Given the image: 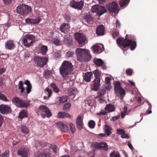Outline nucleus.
I'll use <instances>...</instances> for the list:
<instances>
[{
    "label": "nucleus",
    "instance_id": "obj_15",
    "mask_svg": "<svg viewBox=\"0 0 157 157\" xmlns=\"http://www.w3.org/2000/svg\"><path fill=\"white\" fill-rule=\"evenodd\" d=\"M69 28L70 26L68 24L63 23L60 25L59 29L62 32L66 33L69 31Z\"/></svg>",
    "mask_w": 157,
    "mask_h": 157
},
{
    "label": "nucleus",
    "instance_id": "obj_41",
    "mask_svg": "<svg viewBox=\"0 0 157 157\" xmlns=\"http://www.w3.org/2000/svg\"><path fill=\"white\" fill-rule=\"evenodd\" d=\"M71 106V104L69 103L65 104L63 105V109L65 111H68L69 110Z\"/></svg>",
    "mask_w": 157,
    "mask_h": 157
},
{
    "label": "nucleus",
    "instance_id": "obj_19",
    "mask_svg": "<svg viewBox=\"0 0 157 157\" xmlns=\"http://www.w3.org/2000/svg\"><path fill=\"white\" fill-rule=\"evenodd\" d=\"M105 32V28L102 25L98 26L96 29V33L97 35L101 36L104 34Z\"/></svg>",
    "mask_w": 157,
    "mask_h": 157
},
{
    "label": "nucleus",
    "instance_id": "obj_33",
    "mask_svg": "<svg viewBox=\"0 0 157 157\" xmlns=\"http://www.w3.org/2000/svg\"><path fill=\"white\" fill-rule=\"evenodd\" d=\"M105 131L107 136H109L112 133L111 131L112 129L111 127L106 125H104Z\"/></svg>",
    "mask_w": 157,
    "mask_h": 157
},
{
    "label": "nucleus",
    "instance_id": "obj_28",
    "mask_svg": "<svg viewBox=\"0 0 157 157\" xmlns=\"http://www.w3.org/2000/svg\"><path fill=\"white\" fill-rule=\"evenodd\" d=\"M104 49V47H102V49L98 45H95L93 46V50L94 52L96 53H100Z\"/></svg>",
    "mask_w": 157,
    "mask_h": 157
},
{
    "label": "nucleus",
    "instance_id": "obj_51",
    "mask_svg": "<svg viewBox=\"0 0 157 157\" xmlns=\"http://www.w3.org/2000/svg\"><path fill=\"white\" fill-rule=\"evenodd\" d=\"M69 125L70 126L71 131L72 133H74L75 131V126L71 123H70Z\"/></svg>",
    "mask_w": 157,
    "mask_h": 157
},
{
    "label": "nucleus",
    "instance_id": "obj_40",
    "mask_svg": "<svg viewBox=\"0 0 157 157\" xmlns=\"http://www.w3.org/2000/svg\"><path fill=\"white\" fill-rule=\"evenodd\" d=\"M51 75V72L49 70H46L44 72V77L45 78H48Z\"/></svg>",
    "mask_w": 157,
    "mask_h": 157
},
{
    "label": "nucleus",
    "instance_id": "obj_30",
    "mask_svg": "<svg viewBox=\"0 0 157 157\" xmlns=\"http://www.w3.org/2000/svg\"><path fill=\"white\" fill-rule=\"evenodd\" d=\"M25 83L27 86L26 87V93L27 94H29L31 92L32 88V86L29 80H26Z\"/></svg>",
    "mask_w": 157,
    "mask_h": 157
},
{
    "label": "nucleus",
    "instance_id": "obj_23",
    "mask_svg": "<svg viewBox=\"0 0 157 157\" xmlns=\"http://www.w3.org/2000/svg\"><path fill=\"white\" fill-rule=\"evenodd\" d=\"M6 48L8 49H12L15 47V44L13 40H9L5 44Z\"/></svg>",
    "mask_w": 157,
    "mask_h": 157
},
{
    "label": "nucleus",
    "instance_id": "obj_8",
    "mask_svg": "<svg viewBox=\"0 0 157 157\" xmlns=\"http://www.w3.org/2000/svg\"><path fill=\"white\" fill-rule=\"evenodd\" d=\"M76 40L78 43L79 44L81 45V46L85 45V43L86 39V36L83 33H76L75 34Z\"/></svg>",
    "mask_w": 157,
    "mask_h": 157
},
{
    "label": "nucleus",
    "instance_id": "obj_13",
    "mask_svg": "<svg viewBox=\"0 0 157 157\" xmlns=\"http://www.w3.org/2000/svg\"><path fill=\"white\" fill-rule=\"evenodd\" d=\"M11 108L7 105H0V112L2 114H5L11 112Z\"/></svg>",
    "mask_w": 157,
    "mask_h": 157
},
{
    "label": "nucleus",
    "instance_id": "obj_21",
    "mask_svg": "<svg viewBox=\"0 0 157 157\" xmlns=\"http://www.w3.org/2000/svg\"><path fill=\"white\" fill-rule=\"evenodd\" d=\"M100 78H95L94 81V86L93 89L95 91H97L100 86Z\"/></svg>",
    "mask_w": 157,
    "mask_h": 157
},
{
    "label": "nucleus",
    "instance_id": "obj_46",
    "mask_svg": "<svg viewBox=\"0 0 157 157\" xmlns=\"http://www.w3.org/2000/svg\"><path fill=\"white\" fill-rule=\"evenodd\" d=\"M104 88L106 90H110L112 88V86L111 84H105Z\"/></svg>",
    "mask_w": 157,
    "mask_h": 157
},
{
    "label": "nucleus",
    "instance_id": "obj_26",
    "mask_svg": "<svg viewBox=\"0 0 157 157\" xmlns=\"http://www.w3.org/2000/svg\"><path fill=\"white\" fill-rule=\"evenodd\" d=\"M115 109L114 106L110 104L106 105L105 108V110L109 113L114 111Z\"/></svg>",
    "mask_w": 157,
    "mask_h": 157
},
{
    "label": "nucleus",
    "instance_id": "obj_64",
    "mask_svg": "<svg viewBox=\"0 0 157 157\" xmlns=\"http://www.w3.org/2000/svg\"><path fill=\"white\" fill-rule=\"evenodd\" d=\"M120 117V116H117L113 117L112 118V120L114 121L116 120H117Z\"/></svg>",
    "mask_w": 157,
    "mask_h": 157
},
{
    "label": "nucleus",
    "instance_id": "obj_39",
    "mask_svg": "<svg viewBox=\"0 0 157 157\" xmlns=\"http://www.w3.org/2000/svg\"><path fill=\"white\" fill-rule=\"evenodd\" d=\"M129 0H121L119 3L121 7H123L129 2Z\"/></svg>",
    "mask_w": 157,
    "mask_h": 157
},
{
    "label": "nucleus",
    "instance_id": "obj_2",
    "mask_svg": "<svg viewBox=\"0 0 157 157\" xmlns=\"http://www.w3.org/2000/svg\"><path fill=\"white\" fill-rule=\"evenodd\" d=\"M73 67L71 63L66 60L64 61L59 68L60 74L63 78L68 76L73 70Z\"/></svg>",
    "mask_w": 157,
    "mask_h": 157
},
{
    "label": "nucleus",
    "instance_id": "obj_3",
    "mask_svg": "<svg viewBox=\"0 0 157 157\" xmlns=\"http://www.w3.org/2000/svg\"><path fill=\"white\" fill-rule=\"evenodd\" d=\"M128 36V35H126L125 36V39L122 38H118L117 40V43L120 47H123L124 48L130 46V49L133 50L136 47V43L130 40L127 39Z\"/></svg>",
    "mask_w": 157,
    "mask_h": 157
},
{
    "label": "nucleus",
    "instance_id": "obj_54",
    "mask_svg": "<svg viewBox=\"0 0 157 157\" xmlns=\"http://www.w3.org/2000/svg\"><path fill=\"white\" fill-rule=\"evenodd\" d=\"M111 78L110 77H107L105 78V84H111L110 82Z\"/></svg>",
    "mask_w": 157,
    "mask_h": 157
},
{
    "label": "nucleus",
    "instance_id": "obj_22",
    "mask_svg": "<svg viewBox=\"0 0 157 157\" xmlns=\"http://www.w3.org/2000/svg\"><path fill=\"white\" fill-rule=\"evenodd\" d=\"M72 37L69 35H67L64 36L63 42L67 44L70 45L72 42Z\"/></svg>",
    "mask_w": 157,
    "mask_h": 157
},
{
    "label": "nucleus",
    "instance_id": "obj_43",
    "mask_svg": "<svg viewBox=\"0 0 157 157\" xmlns=\"http://www.w3.org/2000/svg\"><path fill=\"white\" fill-rule=\"evenodd\" d=\"M93 73L94 75L95 78H99L101 75V73L100 71L98 70H96L93 71Z\"/></svg>",
    "mask_w": 157,
    "mask_h": 157
},
{
    "label": "nucleus",
    "instance_id": "obj_7",
    "mask_svg": "<svg viewBox=\"0 0 157 157\" xmlns=\"http://www.w3.org/2000/svg\"><path fill=\"white\" fill-rule=\"evenodd\" d=\"M91 11L93 13H96L97 14L98 16H100L105 13L106 11V10L104 7L96 5L92 7Z\"/></svg>",
    "mask_w": 157,
    "mask_h": 157
},
{
    "label": "nucleus",
    "instance_id": "obj_42",
    "mask_svg": "<svg viewBox=\"0 0 157 157\" xmlns=\"http://www.w3.org/2000/svg\"><path fill=\"white\" fill-rule=\"evenodd\" d=\"M52 155L49 152L40 154L38 157H51Z\"/></svg>",
    "mask_w": 157,
    "mask_h": 157
},
{
    "label": "nucleus",
    "instance_id": "obj_29",
    "mask_svg": "<svg viewBox=\"0 0 157 157\" xmlns=\"http://www.w3.org/2000/svg\"><path fill=\"white\" fill-rule=\"evenodd\" d=\"M92 75L93 74L92 72H87L85 75L84 80L87 82H90Z\"/></svg>",
    "mask_w": 157,
    "mask_h": 157
},
{
    "label": "nucleus",
    "instance_id": "obj_12",
    "mask_svg": "<svg viewBox=\"0 0 157 157\" xmlns=\"http://www.w3.org/2000/svg\"><path fill=\"white\" fill-rule=\"evenodd\" d=\"M118 7L117 3L115 2L110 3L106 6L107 9L110 12L116 13H117L118 12Z\"/></svg>",
    "mask_w": 157,
    "mask_h": 157
},
{
    "label": "nucleus",
    "instance_id": "obj_6",
    "mask_svg": "<svg viewBox=\"0 0 157 157\" xmlns=\"http://www.w3.org/2000/svg\"><path fill=\"white\" fill-rule=\"evenodd\" d=\"M35 39V36L33 35L28 34L23 37L21 40L25 46L29 47L32 45L33 40Z\"/></svg>",
    "mask_w": 157,
    "mask_h": 157
},
{
    "label": "nucleus",
    "instance_id": "obj_14",
    "mask_svg": "<svg viewBox=\"0 0 157 157\" xmlns=\"http://www.w3.org/2000/svg\"><path fill=\"white\" fill-rule=\"evenodd\" d=\"M70 5L71 6L74 8L81 10L83 6L84 3L82 1L79 2L72 1L71 2Z\"/></svg>",
    "mask_w": 157,
    "mask_h": 157
},
{
    "label": "nucleus",
    "instance_id": "obj_11",
    "mask_svg": "<svg viewBox=\"0 0 157 157\" xmlns=\"http://www.w3.org/2000/svg\"><path fill=\"white\" fill-rule=\"evenodd\" d=\"M34 60L39 66L42 67L46 64L48 59L46 57L42 58L37 56L34 58Z\"/></svg>",
    "mask_w": 157,
    "mask_h": 157
},
{
    "label": "nucleus",
    "instance_id": "obj_34",
    "mask_svg": "<svg viewBox=\"0 0 157 157\" xmlns=\"http://www.w3.org/2000/svg\"><path fill=\"white\" fill-rule=\"evenodd\" d=\"M94 62L98 66H101L103 64V61L101 59H94Z\"/></svg>",
    "mask_w": 157,
    "mask_h": 157
},
{
    "label": "nucleus",
    "instance_id": "obj_24",
    "mask_svg": "<svg viewBox=\"0 0 157 157\" xmlns=\"http://www.w3.org/2000/svg\"><path fill=\"white\" fill-rule=\"evenodd\" d=\"M77 126L78 128L81 130L82 128V120L81 116V115H79L76 119Z\"/></svg>",
    "mask_w": 157,
    "mask_h": 157
},
{
    "label": "nucleus",
    "instance_id": "obj_1",
    "mask_svg": "<svg viewBox=\"0 0 157 157\" xmlns=\"http://www.w3.org/2000/svg\"><path fill=\"white\" fill-rule=\"evenodd\" d=\"M77 60L80 62L90 60L91 56L90 51L87 49L78 48L75 50Z\"/></svg>",
    "mask_w": 157,
    "mask_h": 157
},
{
    "label": "nucleus",
    "instance_id": "obj_31",
    "mask_svg": "<svg viewBox=\"0 0 157 157\" xmlns=\"http://www.w3.org/2000/svg\"><path fill=\"white\" fill-rule=\"evenodd\" d=\"M27 113L26 110H22L19 113L18 118L22 119L27 116Z\"/></svg>",
    "mask_w": 157,
    "mask_h": 157
},
{
    "label": "nucleus",
    "instance_id": "obj_35",
    "mask_svg": "<svg viewBox=\"0 0 157 157\" xmlns=\"http://www.w3.org/2000/svg\"><path fill=\"white\" fill-rule=\"evenodd\" d=\"M21 132L25 134L28 133L29 130L25 126L21 125L20 127Z\"/></svg>",
    "mask_w": 157,
    "mask_h": 157
},
{
    "label": "nucleus",
    "instance_id": "obj_61",
    "mask_svg": "<svg viewBox=\"0 0 157 157\" xmlns=\"http://www.w3.org/2000/svg\"><path fill=\"white\" fill-rule=\"evenodd\" d=\"M121 137L122 138H128L129 136L127 134L124 133L121 135Z\"/></svg>",
    "mask_w": 157,
    "mask_h": 157
},
{
    "label": "nucleus",
    "instance_id": "obj_20",
    "mask_svg": "<svg viewBox=\"0 0 157 157\" xmlns=\"http://www.w3.org/2000/svg\"><path fill=\"white\" fill-rule=\"evenodd\" d=\"M17 154L21 157H28V151L24 149L21 148L17 151Z\"/></svg>",
    "mask_w": 157,
    "mask_h": 157
},
{
    "label": "nucleus",
    "instance_id": "obj_60",
    "mask_svg": "<svg viewBox=\"0 0 157 157\" xmlns=\"http://www.w3.org/2000/svg\"><path fill=\"white\" fill-rule=\"evenodd\" d=\"M106 113H107L106 112L103 111H101V112H99L98 113V115H105L106 114Z\"/></svg>",
    "mask_w": 157,
    "mask_h": 157
},
{
    "label": "nucleus",
    "instance_id": "obj_27",
    "mask_svg": "<svg viewBox=\"0 0 157 157\" xmlns=\"http://www.w3.org/2000/svg\"><path fill=\"white\" fill-rule=\"evenodd\" d=\"M44 94L46 95L44 97V99L46 100L47 98H49L51 95L52 94V91L51 90L48 88H47L44 90Z\"/></svg>",
    "mask_w": 157,
    "mask_h": 157
},
{
    "label": "nucleus",
    "instance_id": "obj_25",
    "mask_svg": "<svg viewBox=\"0 0 157 157\" xmlns=\"http://www.w3.org/2000/svg\"><path fill=\"white\" fill-rule=\"evenodd\" d=\"M71 117V115L68 113L61 112H59L57 115L58 117L59 118H69Z\"/></svg>",
    "mask_w": 157,
    "mask_h": 157
},
{
    "label": "nucleus",
    "instance_id": "obj_9",
    "mask_svg": "<svg viewBox=\"0 0 157 157\" xmlns=\"http://www.w3.org/2000/svg\"><path fill=\"white\" fill-rule=\"evenodd\" d=\"M114 90L116 94L118 97L120 96L123 98V97L125 95L124 90L121 88V83L119 82L116 83L114 85Z\"/></svg>",
    "mask_w": 157,
    "mask_h": 157
},
{
    "label": "nucleus",
    "instance_id": "obj_48",
    "mask_svg": "<svg viewBox=\"0 0 157 157\" xmlns=\"http://www.w3.org/2000/svg\"><path fill=\"white\" fill-rule=\"evenodd\" d=\"M85 19L87 22H89L93 20L92 17L90 15H88L85 17Z\"/></svg>",
    "mask_w": 157,
    "mask_h": 157
},
{
    "label": "nucleus",
    "instance_id": "obj_16",
    "mask_svg": "<svg viewBox=\"0 0 157 157\" xmlns=\"http://www.w3.org/2000/svg\"><path fill=\"white\" fill-rule=\"evenodd\" d=\"M58 127L63 132H67L68 131L67 126L62 122H59L57 124Z\"/></svg>",
    "mask_w": 157,
    "mask_h": 157
},
{
    "label": "nucleus",
    "instance_id": "obj_4",
    "mask_svg": "<svg viewBox=\"0 0 157 157\" xmlns=\"http://www.w3.org/2000/svg\"><path fill=\"white\" fill-rule=\"evenodd\" d=\"M31 8L30 6L25 4L20 5L17 8V13L24 16L31 12Z\"/></svg>",
    "mask_w": 157,
    "mask_h": 157
},
{
    "label": "nucleus",
    "instance_id": "obj_44",
    "mask_svg": "<svg viewBox=\"0 0 157 157\" xmlns=\"http://www.w3.org/2000/svg\"><path fill=\"white\" fill-rule=\"evenodd\" d=\"M106 90L104 89L100 90L98 92V94L101 96L105 94Z\"/></svg>",
    "mask_w": 157,
    "mask_h": 157
},
{
    "label": "nucleus",
    "instance_id": "obj_56",
    "mask_svg": "<svg viewBox=\"0 0 157 157\" xmlns=\"http://www.w3.org/2000/svg\"><path fill=\"white\" fill-rule=\"evenodd\" d=\"M23 82L22 81H19V84H18V88L19 89H21L23 88H24V87H23Z\"/></svg>",
    "mask_w": 157,
    "mask_h": 157
},
{
    "label": "nucleus",
    "instance_id": "obj_52",
    "mask_svg": "<svg viewBox=\"0 0 157 157\" xmlns=\"http://www.w3.org/2000/svg\"><path fill=\"white\" fill-rule=\"evenodd\" d=\"M9 151H6L5 152L0 155V157H8V156Z\"/></svg>",
    "mask_w": 157,
    "mask_h": 157
},
{
    "label": "nucleus",
    "instance_id": "obj_37",
    "mask_svg": "<svg viewBox=\"0 0 157 157\" xmlns=\"http://www.w3.org/2000/svg\"><path fill=\"white\" fill-rule=\"evenodd\" d=\"M68 99L67 96H63L62 97H59L58 98L59 104L63 103L66 101Z\"/></svg>",
    "mask_w": 157,
    "mask_h": 157
},
{
    "label": "nucleus",
    "instance_id": "obj_38",
    "mask_svg": "<svg viewBox=\"0 0 157 157\" xmlns=\"http://www.w3.org/2000/svg\"><path fill=\"white\" fill-rule=\"evenodd\" d=\"M48 51V48L47 46L42 45L41 47L40 51L43 55H45Z\"/></svg>",
    "mask_w": 157,
    "mask_h": 157
},
{
    "label": "nucleus",
    "instance_id": "obj_62",
    "mask_svg": "<svg viewBox=\"0 0 157 157\" xmlns=\"http://www.w3.org/2000/svg\"><path fill=\"white\" fill-rule=\"evenodd\" d=\"M50 86L53 89L57 87L54 83H51L50 84Z\"/></svg>",
    "mask_w": 157,
    "mask_h": 157
},
{
    "label": "nucleus",
    "instance_id": "obj_49",
    "mask_svg": "<svg viewBox=\"0 0 157 157\" xmlns=\"http://www.w3.org/2000/svg\"><path fill=\"white\" fill-rule=\"evenodd\" d=\"M74 53L73 52L71 51H68L67 52L66 54V56L68 57H72L74 55Z\"/></svg>",
    "mask_w": 157,
    "mask_h": 157
},
{
    "label": "nucleus",
    "instance_id": "obj_57",
    "mask_svg": "<svg viewBox=\"0 0 157 157\" xmlns=\"http://www.w3.org/2000/svg\"><path fill=\"white\" fill-rule=\"evenodd\" d=\"M23 56L25 58H28L29 56V54L28 51H26L24 52Z\"/></svg>",
    "mask_w": 157,
    "mask_h": 157
},
{
    "label": "nucleus",
    "instance_id": "obj_45",
    "mask_svg": "<svg viewBox=\"0 0 157 157\" xmlns=\"http://www.w3.org/2000/svg\"><path fill=\"white\" fill-rule=\"evenodd\" d=\"M88 125L90 128H93L95 125V123L94 121L93 120H91L88 123Z\"/></svg>",
    "mask_w": 157,
    "mask_h": 157
},
{
    "label": "nucleus",
    "instance_id": "obj_63",
    "mask_svg": "<svg viewBox=\"0 0 157 157\" xmlns=\"http://www.w3.org/2000/svg\"><path fill=\"white\" fill-rule=\"evenodd\" d=\"M116 24L117 27H118V28H120V27L121 24L117 20Z\"/></svg>",
    "mask_w": 157,
    "mask_h": 157
},
{
    "label": "nucleus",
    "instance_id": "obj_5",
    "mask_svg": "<svg viewBox=\"0 0 157 157\" xmlns=\"http://www.w3.org/2000/svg\"><path fill=\"white\" fill-rule=\"evenodd\" d=\"M38 112L41 113V117L44 118L45 116L49 118L52 116V113L47 107L45 105H40L38 107Z\"/></svg>",
    "mask_w": 157,
    "mask_h": 157
},
{
    "label": "nucleus",
    "instance_id": "obj_17",
    "mask_svg": "<svg viewBox=\"0 0 157 157\" xmlns=\"http://www.w3.org/2000/svg\"><path fill=\"white\" fill-rule=\"evenodd\" d=\"M96 148L103 149L105 151L108 149V145L105 143H96L95 144Z\"/></svg>",
    "mask_w": 157,
    "mask_h": 157
},
{
    "label": "nucleus",
    "instance_id": "obj_50",
    "mask_svg": "<svg viewBox=\"0 0 157 157\" xmlns=\"http://www.w3.org/2000/svg\"><path fill=\"white\" fill-rule=\"evenodd\" d=\"M110 157H120L119 154L115 151L110 153Z\"/></svg>",
    "mask_w": 157,
    "mask_h": 157
},
{
    "label": "nucleus",
    "instance_id": "obj_55",
    "mask_svg": "<svg viewBox=\"0 0 157 157\" xmlns=\"http://www.w3.org/2000/svg\"><path fill=\"white\" fill-rule=\"evenodd\" d=\"M117 133L118 134H121L124 133L125 131L121 129H117Z\"/></svg>",
    "mask_w": 157,
    "mask_h": 157
},
{
    "label": "nucleus",
    "instance_id": "obj_10",
    "mask_svg": "<svg viewBox=\"0 0 157 157\" xmlns=\"http://www.w3.org/2000/svg\"><path fill=\"white\" fill-rule=\"evenodd\" d=\"M12 101L15 105L19 107L26 108L28 107L29 105V103L25 102L24 101L21 100L17 97L13 98L12 99Z\"/></svg>",
    "mask_w": 157,
    "mask_h": 157
},
{
    "label": "nucleus",
    "instance_id": "obj_36",
    "mask_svg": "<svg viewBox=\"0 0 157 157\" xmlns=\"http://www.w3.org/2000/svg\"><path fill=\"white\" fill-rule=\"evenodd\" d=\"M44 146L45 147H48L49 148H51L52 149L53 151L55 153L57 151V147H56V146L54 145H52L49 144H47L46 145H45Z\"/></svg>",
    "mask_w": 157,
    "mask_h": 157
},
{
    "label": "nucleus",
    "instance_id": "obj_59",
    "mask_svg": "<svg viewBox=\"0 0 157 157\" xmlns=\"http://www.w3.org/2000/svg\"><path fill=\"white\" fill-rule=\"evenodd\" d=\"M132 72V71L131 69H128L126 70V73L127 75H131Z\"/></svg>",
    "mask_w": 157,
    "mask_h": 157
},
{
    "label": "nucleus",
    "instance_id": "obj_18",
    "mask_svg": "<svg viewBox=\"0 0 157 157\" xmlns=\"http://www.w3.org/2000/svg\"><path fill=\"white\" fill-rule=\"evenodd\" d=\"M41 20V19L40 18L33 19L28 18L25 20V21L28 24H34L39 23Z\"/></svg>",
    "mask_w": 157,
    "mask_h": 157
},
{
    "label": "nucleus",
    "instance_id": "obj_53",
    "mask_svg": "<svg viewBox=\"0 0 157 157\" xmlns=\"http://www.w3.org/2000/svg\"><path fill=\"white\" fill-rule=\"evenodd\" d=\"M12 0H3V1L6 5H9L11 4Z\"/></svg>",
    "mask_w": 157,
    "mask_h": 157
},
{
    "label": "nucleus",
    "instance_id": "obj_58",
    "mask_svg": "<svg viewBox=\"0 0 157 157\" xmlns=\"http://www.w3.org/2000/svg\"><path fill=\"white\" fill-rule=\"evenodd\" d=\"M3 121V118L2 115L0 114V127L2 125Z\"/></svg>",
    "mask_w": 157,
    "mask_h": 157
},
{
    "label": "nucleus",
    "instance_id": "obj_32",
    "mask_svg": "<svg viewBox=\"0 0 157 157\" xmlns=\"http://www.w3.org/2000/svg\"><path fill=\"white\" fill-rule=\"evenodd\" d=\"M69 95L71 96L76 95L78 93V91L75 88H72L70 89L68 91Z\"/></svg>",
    "mask_w": 157,
    "mask_h": 157
},
{
    "label": "nucleus",
    "instance_id": "obj_47",
    "mask_svg": "<svg viewBox=\"0 0 157 157\" xmlns=\"http://www.w3.org/2000/svg\"><path fill=\"white\" fill-rule=\"evenodd\" d=\"M0 99L6 101H8L6 97L1 93H0Z\"/></svg>",
    "mask_w": 157,
    "mask_h": 157
}]
</instances>
